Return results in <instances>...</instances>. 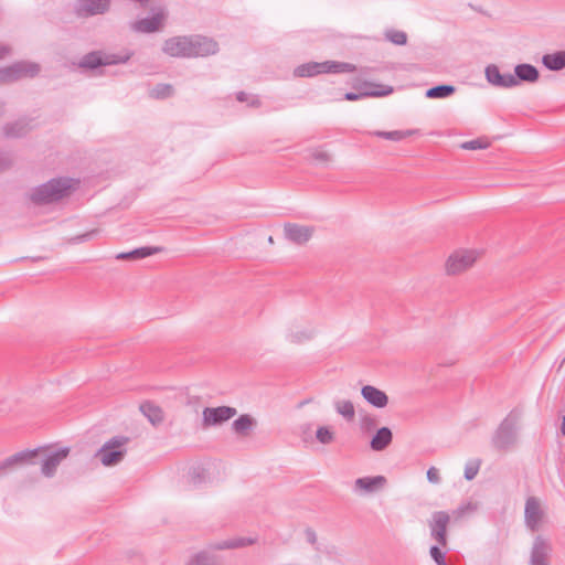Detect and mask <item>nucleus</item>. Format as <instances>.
<instances>
[{
	"label": "nucleus",
	"instance_id": "f257e3e1",
	"mask_svg": "<svg viewBox=\"0 0 565 565\" xmlns=\"http://www.w3.org/2000/svg\"><path fill=\"white\" fill-rule=\"evenodd\" d=\"M78 180L68 177L52 178L31 189L29 199L39 206L50 205L68 198L75 191Z\"/></svg>",
	"mask_w": 565,
	"mask_h": 565
},
{
	"label": "nucleus",
	"instance_id": "f03ea898",
	"mask_svg": "<svg viewBox=\"0 0 565 565\" xmlns=\"http://www.w3.org/2000/svg\"><path fill=\"white\" fill-rule=\"evenodd\" d=\"M252 537H232L209 543L205 550L199 551L191 556L188 565H222L221 557L214 551L235 550L249 546L256 543Z\"/></svg>",
	"mask_w": 565,
	"mask_h": 565
},
{
	"label": "nucleus",
	"instance_id": "7ed1b4c3",
	"mask_svg": "<svg viewBox=\"0 0 565 565\" xmlns=\"http://www.w3.org/2000/svg\"><path fill=\"white\" fill-rule=\"evenodd\" d=\"M523 409L514 407L499 424L491 437V445L499 451L510 450L518 441V428Z\"/></svg>",
	"mask_w": 565,
	"mask_h": 565
},
{
	"label": "nucleus",
	"instance_id": "20e7f679",
	"mask_svg": "<svg viewBox=\"0 0 565 565\" xmlns=\"http://www.w3.org/2000/svg\"><path fill=\"white\" fill-rule=\"evenodd\" d=\"M128 443L129 437L127 436H114L97 450L95 457L105 467L115 466L119 463L127 454L126 446Z\"/></svg>",
	"mask_w": 565,
	"mask_h": 565
},
{
	"label": "nucleus",
	"instance_id": "39448f33",
	"mask_svg": "<svg viewBox=\"0 0 565 565\" xmlns=\"http://www.w3.org/2000/svg\"><path fill=\"white\" fill-rule=\"evenodd\" d=\"M451 516L446 511H435L428 520L430 537L440 546L446 547L448 544L447 529Z\"/></svg>",
	"mask_w": 565,
	"mask_h": 565
},
{
	"label": "nucleus",
	"instance_id": "423d86ee",
	"mask_svg": "<svg viewBox=\"0 0 565 565\" xmlns=\"http://www.w3.org/2000/svg\"><path fill=\"white\" fill-rule=\"evenodd\" d=\"M128 56H120L116 54H105L99 51H94L85 54L79 63L78 66L81 68H87V70H96L99 66H107V65H116L126 63L128 61Z\"/></svg>",
	"mask_w": 565,
	"mask_h": 565
},
{
	"label": "nucleus",
	"instance_id": "0eeeda50",
	"mask_svg": "<svg viewBox=\"0 0 565 565\" xmlns=\"http://www.w3.org/2000/svg\"><path fill=\"white\" fill-rule=\"evenodd\" d=\"M218 43L201 34L189 35L190 58L206 57L218 52Z\"/></svg>",
	"mask_w": 565,
	"mask_h": 565
},
{
	"label": "nucleus",
	"instance_id": "6e6552de",
	"mask_svg": "<svg viewBox=\"0 0 565 565\" xmlns=\"http://www.w3.org/2000/svg\"><path fill=\"white\" fill-rule=\"evenodd\" d=\"M151 17L142 18L131 24V29L138 33H152L159 31L167 18L164 8L157 7L151 9Z\"/></svg>",
	"mask_w": 565,
	"mask_h": 565
},
{
	"label": "nucleus",
	"instance_id": "1a4fd4ad",
	"mask_svg": "<svg viewBox=\"0 0 565 565\" xmlns=\"http://www.w3.org/2000/svg\"><path fill=\"white\" fill-rule=\"evenodd\" d=\"M477 259L475 250H457L451 254L446 263V270L449 275H457L468 269Z\"/></svg>",
	"mask_w": 565,
	"mask_h": 565
},
{
	"label": "nucleus",
	"instance_id": "9d476101",
	"mask_svg": "<svg viewBox=\"0 0 565 565\" xmlns=\"http://www.w3.org/2000/svg\"><path fill=\"white\" fill-rule=\"evenodd\" d=\"M236 414V408L231 406L205 407L203 409V425L205 427L220 425L227 422Z\"/></svg>",
	"mask_w": 565,
	"mask_h": 565
},
{
	"label": "nucleus",
	"instance_id": "9b49d317",
	"mask_svg": "<svg viewBox=\"0 0 565 565\" xmlns=\"http://www.w3.org/2000/svg\"><path fill=\"white\" fill-rule=\"evenodd\" d=\"M543 516L544 512L541 508L539 499L535 497H529L525 501L524 509V521L526 527L532 532L537 531Z\"/></svg>",
	"mask_w": 565,
	"mask_h": 565
},
{
	"label": "nucleus",
	"instance_id": "f8f14e48",
	"mask_svg": "<svg viewBox=\"0 0 565 565\" xmlns=\"http://www.w3.org/2000/svg\"><path fill=\"white\" fill-rule=\"evenodd\" d=\"M110 0H77L75 13L79 18L104 14L109 10Z\"/></svg>",
	"mask_w": 565,
	"mask_h": 565
},
{
	"label": "nucleus",
	"instance_id": "ddd939ff",
	"mask_svg": "<svg viewBox=\"0 0 565 565\" xmlns=\"http://www.w3.org/2000/svg\"><path fill=\"white\" fill-rule=\"evenodd\" d=\"M163 53L171 57L190 58L189 35L169 38L162 46Z\"/></svg>",
	"mask_w": 565,
	"mask_h": 565
},
{
	"label": "nucleus",
	"instance_id": "4468645a",
	"mask_svg": "<svg viewBox=\"0 0 565 565\" xmlns=\"http://www.w3.org/2000/svg\"><path fill=\"white\" fill-rule=\"evenodd\" d=\"M10 82H15L24 77L33 78L39 75L41 66L35 62L19 61L7 66Z\"/></svg>",
	"mask_w": 565,
	"mask_h": 565
},
{
	"label": "nucleus",
	"instance_id": "2eb2a0df",
	"mask_svg": "<svg viewBox=\"0 0 565 565\" xmlns=\"http://www.w3.org/2000/svg\"><path fill=\"white\" fill-rule=\"evenodd\" d=\"M312 234V226L299 225L296 223H286L284 225L285 238L297 245L306 244L311 238Z\"/></svg>",
	"mask_w": 565,
	"mask_h": 565
},
{
	"label": "nucleus",
	"instance_id": "dca6fc26",
	"mask_svg": "<svg viewBox=\"0 0 565 565\" xmlns=\"http://www.w3.org/2000/svg\"><path fill=\"white\" fill-rule=\"evenodd\" d=\"M551 552L550 542L541 535L536 536L531 550L530 565H548Z\"/></svg>",
	"mask_w": 565,
	"mask_h": 565
},
{
	"label": "nucleus",
	"instance_id": "f3484780",
	"mask_svg": "<svg viewBox=\"0 0 565 565\" xmlns=\"http://www.w3.org/2000/svg\"><path fill=\"white\" fill-rule=\"evenodd\" d=\"M39 451V448L31 450H22L0 461V477L4 476L10 469L17 466H22L24 463L32 462V460L35 457H38Z\"/></svg>",
	"mask_w": 565,
	"mask_h": 565
},
{
	"label": "nucleus",
	"instance_id": "a211bd4d",
	"mask_svg": "<svg viewBox=\"0 0 565 565\" xmlns=\"http://www.w3.org/2000/svg\"><path fill=\"white\" fill-rule=\"evenodd\" d=\"M486 78L489 84L500 88L515 87L513 74H502L495 64H489L484 70Z\"/></svg>",
	"mask_w": 565,
	"mask_h": 565
},
{
	"label": "nucleus",
	"instance_id": "6ab92c4d",
	"mask_svg": "<svg viewBox=\"0 0 565 565\" xmlns=\"http://www.w3.org/2000/svg\"><path fill=\"white\" fill-rule=\"evenodd\" d=\"M70 449L67 447L51 451L42 459L41 471L45 477H53L57 466L67 457Z\"/></svg>",
	"mask_w": 565,
	"mask_h": 565
},
{
	"label": "nucleus",
	"instance_id": "aec40b11",
	"mask_svg": "<svg viewBox=\"0 0 565 565\" xmlns=\"http://www.w3.org/2000/svg\"><path fill=\"white\" fill-rule=\"evenodd\" d=\"M363 398L376 408H384L388 404V397L384 391L372 386L364 385L361 390Z\"/></svg>",
	"mask_w": 565,
	"mask_h": 565
},
{
	"label": "nucleus",
	"instance_id": "412c9836",
	"mask_svg": "<svg viewBox=\"0 0 565 565\" xmlns=\"http://www.w3.org/2000/svg\"><path fill=\"white\" fill-rule=\"evenodd\" d=\"M513 77L515 79V86L520 85L522 82L535 83L540 78V72L534 65L522 63L514 67Z\"/></svg>",
	"mask_w": 565,
	"mask_h": 565
},
{
	"label": "nucleus",
	"instance_id": "4be33fe9",
	"mask_svg": "<svg viewBox=\"0 0 565 565\" xmlns=\"http://www.w3.org/2000/svg\"><path fill=\"white\" fill-rule=\"evenodd\" d=\"M386 482L384 476L362 477L355 480L354 489L364 491L365 493H373L383 489Z\"/></svg>",
	"mask_w": 565,
	"mask_h": 565
},
{
	"label": "nucleus",
	"instance_id": "5701e85b",
	"mask_svg": "<svg viewBox=\"0 0 565 565\" xmlns=\"http://www.w3.org/2000/svg\"><path fill=\"white\" fill-rule=\"evenodd\" d=\"M393 439L392 430L388 427H381L370 441V447L374 451H382L390 446Z\"/></svg>",
	"mask_w": 565,
	"mask_h": 565
},
{
	"label": "nucleus",
	"instance_id": "b1692460",
	"mask_svg": "<svg viewBox=\"0 0 565 565\" xmlns=\"http://www.w3.org/2000/svg\"><path fill=\"white\" fill-rule=\"evenodd\" d=\"M30 120L19 119L14 122L7 124L3 127L4 135L9 138H20L31 130Z\"/></svg>",
	"mask_w": 565,
	"mask_h": 565
},
{
	"label": "nucleus",
	"instance_id": "393cba45",
	"mask_svg": "<svg viewBox=\"0 0 565 565\" xmlns=\"http://www.w3.org/2000/svg\"><path fill=\"white\" fill-rule=\"evenodd\" d=\"M163 250V247H152V246H143L136 248L130 252L126 253H119L116 258L117 259H141L149 256H152L154 254L161 253Z\"/></svg>",
	"mask_w": 565,
	"mask_h": 565
},
{
	"label": "nucleus",
	"instance_id": "a878e982",
	"mask_svg": "<svg viewBox=\"0 0 565 565\" xmlns=\"http://www.w3.org/2000/svg\"><path fill=\"white\" fill-rule=\"evenodd\" d=\"M319 74H324L323 62L303 63L294 70L296 77H313Z\"/></svg>",
	"mask_w": 565,
	"mask_h": 565
},
{
	"label": "nucleus",
	"instance_id": "bb28decb",
	"mask_svg": "<svg viewBox=\"0 0 565 565\" xmlns=\"http://www.w3.org/2000/svg\"><path fill=\"white\" fill-rule=\"evenodd\" d=\"M542 63L550 71H562L565 68V51L543 55Z\"/></svg>",
	"mask_w": 565,
	"mask_h": 565
},
{
	"label": "nucleus",
	"instance_id": "cd10ccee",
	"mask_svg": "<svg viewBox=\"0 0 565 565\" xmlns=\"http://www.w3.org/2000/svg\"><path fill=\"white\" fill-rule=\"evenodd\" d=\"M139 409L152 425H158L163 420L162 409L152 402H145L140 404Z\"/></svg>",
	"mask_w": 565,
	"mask_h": 565
},
{
	"label": "nucleus",
	"instance_id": "c85d7f7f",
	"mask_svg": "<svg viewBox=\"0 0 565 565\" xmlns=\"http://www.w3.org/2000/svg\"><path fill=\"white\" fill-rule=\"evenodd\" d=\"M323 67L324 74L353 73L356 71L354 64L339 61H324Z\"/></svg>",
	"mask_w": 565,
	"mask_h": 565
},
{
	"label": "nucleus",
	"instance_id": "c756f323",
	"mask_svg": "<svg viewBox=\"0 0 565 565\" xmlns=\"http://www.w3.org/2000/svg\"><path fill=\"white\" fill-rule=\"evenodd\" d=\"M255 424L256 422L250 415L244 414L233 422L232 428L237 435L246 436Z\"/></svg>",
	"mask_w": 565,
	"mask_h": 565
},
{
	"label": "nucleus",
	"instance_id": "7c9ffc66",
	"mask_svg": "<svg viewBox=\"0 0 565 565\" xmlns=\"http://www.w3.org/2000/svg\"><path fill=\"white\" fill-rule=\"evenodd\" d=\"M393 93L392 86H384L381 90H365L361 93H353L348 92L344 94V99L349 102H355L363 97H381V96H387Z\"/></svg>",
	"mask_w": 565,
	"mask_h": 565
},
{
	"label": "nucleus",
	"instance_id": "2f4dec72",
	"mask_svg": "<svg viewBox=\"0 0 565 565\" xmlns=\"http://www.w3.org/2000/svg\"><path fill=\"white\" fill-rule=\"evenodd\" d=\"M456 90L454 85L440 84L428 88L425 93L427 98H446L452 95Z\"/></svg>",
	"mask_w": 565,
	"mask_h": 565
},
{
	"label": "nucleus",
	"instance_id": "473e14b6",
	"mask_svg": "<svg viewBox=\"0 0 565 565\" xmlns=\"http://www.w3.org/2000/svg\"><path fill=\"white\" fill-rule=\"evenodd\" d=\"M334 407L338 414L343 416L347 420H352L355 415L354 405L349 399L337 401Z\"/></svg>",
	"mask_w": 565,
	"mask_h": 565
},
{
	"label": "nucleus",
	"instance_id": "72a5a7b5",
	"mask_svg": "<svg viewBox=\"0 0 565 565\" xmlns=\"http://www.w3.org/2000/svg\"><path fill=\"white\" fill-rule=\"evenodd\" d=\"M385 39L395 45H405L407 43V34L404 31L390 29L386 30Z\"/></svg>",
	"mask_w": 565,
	"mask_h": 565
},
{
	"label": "nucleus",
	"instance_id": "f704fd0d",
	"mask_svg": "<svg viewBox=\"0 0 565 565\" xmlns=\"http://www.w3.org/2000/svg\"><path fill=\"white\" fill-rule=\"evenodd\" d=\"M173 87L170 84H158L152 90L151 96L158 99H163L172 96Z\"/></svg>",
	"mask_w": 565,
	"mask_h": 565
},
{
	"label": "nucleus",
	"instance_id": "c9c22d12",
	"mask_svg": "<svg viewBox=\"0 0 565 565\" xmlns=\"http://www.w3.org/2000/svg\"><path fill=\"white\" fill-rule=\"evenodd\" d=\"M489 146H490V143L482 138H477L473 140L465 141L460 145V147L465 150L487 149Z\"/></svg>",
	"mask_w": 565,
	"mask_h": 565
},
{
	"label": "nucleus",
	"instance_id": "e433bc0d",
	"mask_svg": "<svg viewBox=\"0 0 565 565\" xmlns=\"http://www.w3.org/2000/svg\"><path fill=\"white\" fill-rule=\"evenodd\" d=\"M441 546L437 543V545H433L430 548H429V554H430V557L434 559V562L437 564V565H448L447 562H446V552H444L441 548Z\"/></svg>",
	"mask_w": 565,
	"mask_h": 565
},
{
	"label": "nucleus",
	"instance_id": "4c0bfd02",
	"mask_svg": "<svg viewBox=\"0 0 565 565\" xmlns=\"http://www.w3.org/2000/svg\"><path fill=\"white\" fill-rule=\"evenodd\" d=\"M480 465H481L480 460H471V461L467 462V465L465 467V475H463L465 478L469 481L475 479V477L479 472Z\"/></svg>",
	"mask_w": 565,
	"mask_h": 565
},
{
	"label": "nucleus",
	"instance_id": "58836bf2",
	"mask_svg": "<svg viewBox=\"0 0 565 565\" xmlns=\"http://www.w3.org/2000/svg\"><path fill=\"white\" fill-rule=\"evenodd\" d=\"M317 439L323 444H330L333 440V433L326 426H320L316 431Z\"/></svg>",
	"mask_w": 565,
	"mask_h": 565
},
{
	"label": "nucleus",
	"instance_id": "ea45409f",
	"mask_svg": "<svg viewBox=\"0 0 565 565\" xmlns=\"http://www.w3.org/2000/svg\"><path fill=\"white\" fill-rule=\"evenodd\" d=\"M476 510V507L468 502L466 504H461L459 505L457 509H455L452 512H451V518L457 521V520H460L461 518H463L466 515L467 512L469 511H473Z\"/></svg>",
	"mask_w": 565,
	"mask_h": 565
},
{
	"label": "nucleus",
	"instance_id": "a19ab883",
	"mask_svg": "<svg viewBox=\"0 0 565 565\" xmlns=\"http://www.w3.org/2000/svg\"><path fill=\"white\" fill-rule=\"evenodd\" d=\"M236 99L241 103H248L249 107H259L262 105V102L257 96H252L249 98L248 94L245 92H238L236 94Z\"/></svg>",
	"mask_w": 565,
	"mask_h": 565
},
{
	"label": "nucleus",
	"instance_id": "79ce46f5",
	"mask_svg": "<svg viewBox=\"0 0 565 565\" xmlns=\"http://www.w3.org/2000/svg\"><path fill=\"white\" fill-rule=\"evenodd\" d=\"M311 158L322 163H328L331 161V154L322 148L313 149L311 152Z\"/></svg>",
	"mask_w": 565,
	"mask_h": 565
},
{
	"label": "nucleus",
	"instance_id": "37998d69",
	"mask_svg": "<svg viewBox=\"0 0 565 565\" xmlns=\"http://www.w3.org/2000/svg\"><path fill=\"white\" fill-rule=\"evenodd\" d=\"M97 234H98V230H92V231H88V232H86L84 234L76 235L71 241L74 244H81V243H84V242H87V241L92 239Z\"/></svg>",
	"mask_w": 565,
	"mask_h": 565
},
{
	"label": "nucleus",
	"instance_id": "c03bdc74",
	"mask_svg": "<svg viewBox=\"0 0 565 565\" xmlns=\"http://www.w3.org/2000/svg\"><path fill=\"white\" fill-rule=\"evenodd\" d=\"M377 425V420L375 417L371 415H366L361 419V427L363 430L370 431L374 429Z\"/></svg>",
	"mask_w": 565,
	"mask_h": 565
},
{
	"label": "nucleus",
	"instance_id": "a18cd8bd",
	"mask_svg": "<svg viewBox=\"0 0 565 565\" xmlns=\"http://www.w3.org/2000/svg\"><path fill=\"white\" fill-rule=\"evenodd\" d=\"M413 134L412 130H393V131H390V140L392 141H399L408 136H411Z\"/></svg>",
	"mask_w": 565,
	"mask_h": 565
},
{
	"label": "nucleus",
	"instance_id": "49530a36",
	"mask_svg": "<svg viewBox=\"0 0 565 565\" xmlns=\"http://www.w3.org/2000/svg\"><path fill=\"white\" fill-rule=\"evenodd\" d=\"M427 479L429 482L431 483H439L441 478H440V475H439V471L437 468L435 467H430L428 470H427Z\"/></svg>",
	"mask_w": 565,
	"mask_h": 565
},
{
	"label": "nucleus",
	"instance_id": "de8ad7c7",
	"mask_svg": "<svg viewBox=\"0 0 565 565\" xmlns=\"http://www.w3.org/2000/svg\"><path fill=\"white\" fill-rule=\"evenodd\" d=\"M11 158L8 153H0V171L11 166Z\"/></svg>",
	"mask_w": 565,
	"mask_h": 565
},
{
	"label": "nucleus",
	"instance_id": "09e8293b",
	"mask_svg": "<svg viewBox=\"0 0 565 565\" xmlns=\"http://www.w3.org/2000/svg\"><path fill=\"white\" fill-rule=\"evenodd\" d=\"M305 534H306V539H307L308 543H310L311 545L317 544V534L311 527H307L305 530Z\"/></svg>",
	"mask_w": 565,
	"mask_h": 565
},
{
	"label": "nucleus",
	"instance_id": "8fccbe9b",
	"mask_svg": "<svg viewBox=\"0 0 565 565\" xmlns=\"http://www.w3.org/2000/svg\"><path fill=\"white\" fill-rule=\"evenodd\" d=\"M4 83H11L7 66L0 68V84H4Z\"/></svg>",
	"mask_w": 565,
	"mask_h": 565
},
{
	"label": "nucleus",
	"instance_id": "3c124183",
	"mask_svg": "<svg viewBox=\"0 0 565 565\" xmlns=\"http://www.w3.org/2000/svg\"><path fill=\"white\" fill-rule=\"evenodd\" d=\"M310 337L306 333H291L289 334V340L294 343H299L302 339H309Z\"/></svg>",
	"mask_w": 565,
	"mask_h": 565
},
{
	"label": "nucleus",
	"instance_id": "603ef678",
	"mask_svg": "<svg viewBox=\"0 0 565 565\" xmlns=\"http://www.w3.org/2000/svg\"><path fill=\"white\" fill-rule=\"evenodd\" d=\"M10 52H11V49L9 45L0 43V60L3 58L4 56L9 55Z\"/></svg>",
	"mask_w": 565,
	"mask_h": 565
},
{
	"label": "nucleus",
	"instance_id": "864d4df0",
	"mask_svg": "<svg viewBox=\"0 0 565 565\" xmlns=\"http://www.w3.org/2000/svg\"><path fill=\"white\" fill-rule=\"evenodd\" d=\"M371 135L379 137V138L390 140V131L375 130V131L371 132Z\"/></svg>",
	"mask_w": 565,
	"mask_h": 565
},
{
	"label": "nucleus",
	"instance_id": "5fc2aeb1",
	"mask_svg": "<svg viewBox=\"0 0 565 565\" xmlns=\"http://www.w3.org/2000/svg\"><path fill=\"white\" fill-rule=\"evenodd\" d=\"M561 431L565 436V416L563 417V420H562Z\"/></svg>",
	"mask_w": 565,
	"mask_h": 565
},
{
	"label": "nucleus",
	"instance_id": "6e6d98bb",
	"mask_svg": "<svg viewBox=\"0 0 565 565\" xmlns=\"http://www.w3.org/2000/svg\"><path fill=\"white\" fill-rule=\"evenodd\" d=\"M4 103L3 102H0V116H2L4 114Z\"/></svg>",
	"mask_w": 565,
	"mask_h": 565
}]
</instances>
